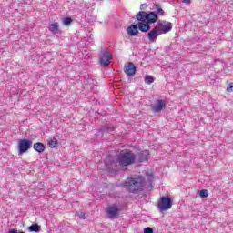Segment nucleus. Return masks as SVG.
Here are the masks:
<instances>
[{"mask_svg":"<svg viewBox=\"0 0 233 233\" xmlns=\"http://www.w3.org/2000/svg\"><path fill=\"white\" fill-rule=\"evenodd\" d=\"M145 83L146 85H152V83H154V77H152V76H146Z\"/></svg>","mask_w":233,"mask_h":233,"instance_id":"18","label":"nucleus"},{"mask_svg":"<svg viewBox=\"0 0 233 233\" xmlns=\"http://www.w3.org/2000/svg\"><path fill=\"white\" fill-rule=\"evenodd\" d=\"M158 208L160 212L170 210V208H172V198L169 197H162L160 201H158Z\"/></svg>","mask_w":233,"mask_h":233,"instance_id":"6","label":"nucleus"},{"mask_svg":"<svg viewBox=\"0 0 233 233\" xmlns=\"http://www.w3.org/2000/svg\"><path fill=\"white\" fill-rule=\"evenodd\" d=\"M159 35H163V33H161L159 28H157L156 25L151 30L149 29V32L147 33V37L149 43H156V39H157V37H159Z\"/></svg>","mask_w":233,"mask_h":233,"instance_id":"7","label":"nucleus"},{"mask_svg":"<svg viewBox=\"0 0 233 233\" xmlns=\"http://www.w3.org/2000/svg\"><path fill=\"white\" fill-rule=\"evenodd\" d=\"M49 31L51 34H54L55 35L59 34V23L55 22L49 25Z\"/></svg>","mask_w":233,"mask_h":233,"instance_id":"12","label":"nucleus"},{"mask_svg":"<svg viewBox=\"0 0 233 233\" xmlns=\"http://www.w3.org/2000/svg\"><path fill=\"white\" fill-rule=\"evenodd\" d=\"M86 83H87V85L90 86V88H92V85H97V81H96V80H94V79H92V78H88V79L86 80Z\"/></svg>","mask_w":233,"mask_h":233,"instance_id":"20","label":"nucleus"},{"mask_svg":"<svg viewBox=\"0 0 233 233\" xmlns=\"http://www.w3.org/2000/svg\"><path fill=\"white\" fill-rule=\"evenodd\" d=\"M159 17H163V15L157 16V28L161 32V34H168L172 30V23L165 20H159Z\"/></svg>","mask_w":233,"mask_h":233,"instance_id":"5","label":"nucleus"},{"mask_svg":"<svg viewBox=\"0 0 233 233\" xmlns=\"http://www.w3.org/2000/svg\"><path fill=\"white\" fill-rule=\"evenodd\" d=\"M79 218H81L82 219L85 218V213L84 212H80V214H78Z\"/></svg>","mask_w":233,"mask_h":233,"instance_id":"23","label":"nucleus"},{"mask_svg":"<svg viewBox=\"0 0 233 233\" xmlns=\"http://www.w3.org/2000/svg\"><path fill=\"white\" fill-rule=\"evenodd\" d=\"M32 148V140L30 139H20L17 144L18 156L28 152Z\"/></svg>","mask_w":233,"mask_h":233,"instance_id":"4","label":"nucleus"},{"mask_svg":"<svg viewBox=\"0 0 233 233\" xmlns=\"http://www.w3.org/2000/svg\"><path fill=\"white\" fill-rule=\"evenodd\" d=\"M101 66H108L112 61V54L106 52L99 59Z\"/></svg>","mask_w":233,"mask_h":233,"instance_id":"10","label":"nucleus"},{"mask_svg":"<svg viewBox=\"0 0 233 233\" xmlns=\"http://www.w3.org/2000/svg\"><path fill=\"white\" fill-rule=\"evenodd\" d=\"M33 148L39 154H42V152H45L46 147H45V144H43L41 142H36L34 144Z\"/></svg>","mask_w":233,"mask_h":233,"instance_id":"13","label":"nucleus"},{"mask_svg":"<svg viewBox=\"0 0 233 233\" xmlns=\"http://www.w3.org/2000/svg\"><path fill=\"white\" fill-rule=\"evenodd\" d=\"M200 198H208V190L207 189H202L199 192Z\"/></svg>","mask_w":233,"mask_h":233,"instance_id":"19","label":"nucleus"},{"mask_svg":"<svg viewBox=\"0 0 233 233\" xmlns=\"http://www.w3.org/2000/svg\"><path fill=\"white\" fill-rule=\"evenodd\" d=\"M144 233H154V229H152L150 227H147L144 229Z\"/></svg>","mask_w":233,"mask_h":233,"instance_id":"21","label":"nucleus"},{"mask_svg":"<svg viewBox=\"0 0 233 233\" xmlns=\"http://www.w3.org/2000/svg\"><path fill=\"white\" fill-rule=\"evenodd\" d=\"M106 212L109 219H114V218H117L119 216V208H117V205L113 204L106 208Z\"/></svg>","mask_w":233,"mask_h":233,"instance_id":"8","label":"nucleus"},{"mask_svg":"<svg viewBox=\"0 0 233 233\" xmlns=\"http://www.w3.org/2000/svg\"><path fill=\"white\" fill-rule=\"evenodd\" d=\"M28 232H39V225L38 224H32L27 228Z\"/></svg>","mask_w":233,"mask_h":233,"instance_id":"16","label":"nucleus"},{"mask_svg":"<svg viewBox=\"0 0 233 233\" xmlns=\"http://www.w3.org/2000/svg\"><path fill=\"white\" fill-rule=\"evenodd\" d=\"M136 161V155L132 151H126L120 153L117 159H114L112 157H107L106 159V164L111 165V167H117V163L120 167H128V165L134 164ZM110 163V164H108Z\"/></svg>","mask_w":233,"mask_h":233,"instance_id":"2","label":"nucleus"},{"mask_svg":"<svg viewBox=\"0 0 233 233\" xmlns=\"http://www.w3.org/2000/svg\"><path fill=\"white\" fill-rule=\"evenodd\" d=\"M63 25L65 26H70V25H72V18H70V17L64 18Z\"/></svg>","mask_w":233,"mask_h":233,"instance_id":"17","label":"nucleus"},{"mask_svg":"<svg viewBox=\"0 0 233 233\" xmlns=\"http://www.w3.org/2000/svg\"><path fill=\"white\" fill-rule=\"evenodd\" d=\"M167 106V102L165 100L158 99L156 101L155 105H151V108L155 114L161 112Z\"/></svg>","mask_w":233,"mask_h":233,"instance_id":"9","label":"nucleus"},{"mask_svg":"<svg viewBox=\"0 0 233 233\" xmlns=\"http://www.w3.org/2000/svg\"><path fill=\"white\" fill-rule=\"evenodd\" d=\"M124 187L127 190H129L133 194H137V192L143 190V187H145V178L141 176L128 178L127 181L124 183Z\"/></svg>","mask_w":233,"mask_h":233,"instance_id":"3","label":"nucleus"},{"mask_svg":"<svg viewBox=\"0 0 233 233\" xmlns=\"http://www.w3.org/2000/svg\"><path fill=\"white\" fill-rule=\"evenodd\" d=\"M139 162L140 163H143L145 161H148V156H149V153L148 151H144L142 153H139Z\"/></svg>","mask_w":233,"mask_h":233,"instance_id":"14","label":"nucleus"},{"mask_svg":"<svg viewBox=\"0 0 233 233\" xmlns=\"http://www.w3.org/2000/svg\"><path fill=\"white\" fill-rule=\"evenodd\" d=\"M47 143H48V147H50V148H56V147H57L59 141L57 140V138L53 137V138L49 139L47 141Z\"/></svg>","mask_w":233,"mask_h":233,"instance_id":"15","label":"nucleus"},{"mask_svg":"<svg viewBox=\"0 0 233 233\" xmlns=\"http://www.w3.org/2000/svg\"><path fill=\"white\" fill-rule=\"evenodd\" d=\"M158 15H165V10L161 7H157L156 11L147 13L145 11H140L137 15V20L138 23L132 25L127 27V34L131 37L137 35L140 32H148L150 30V25H154L157 21Z\"/></svg>","mask_w":233,"mask_h":233,"instance_id":"1","label":"nucleus"},{"mask_svg":"<svg viewBox=\"0 0 233 233\" xmlns=\"http://www.w3.org/2000/svg\"><path fill=\"white\" fill-rule=\"evenodd\" d=\"M124 72L127 76H128L129 77H132V76L136 74V66L134 65V63L129 62L126 64L124 66Z\"/></svg>","mask_w":233,"mask_h":233,"instance_id":"11","label":"nucleus"},{"mask_svg":"<svg viewBox=\"0 0 233 233\" xmlns=\"http://www.w3.org/2000/svg\"><path fill=\"white\" fill-rule=\"evenodd\" d=\"M227 92H233V86L232 84H229L227 87Z\"/></svg>","mask_w":233,"mask_h":233,"instance_id":"22","label":"nucleus"},{"mask_svg":"<svg viewBox=\"0 0 233 233\" xmlns=\"http://www.w3.org/2000/svg\"><path fill=\"white\" fill-rule=\"evenodd\" d=\"M182 3H185L186 5H190V0H182Z\"/></svg>","mask_w":233,"mask_h":233,"instance_id":"24","label":"nucleus"}]
</instances>
